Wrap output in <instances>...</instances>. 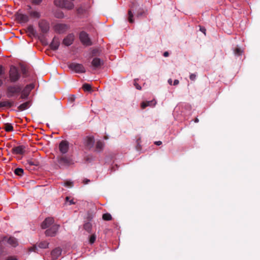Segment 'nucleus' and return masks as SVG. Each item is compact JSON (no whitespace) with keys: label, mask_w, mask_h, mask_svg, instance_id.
I'll list each match as a JSON object with an SVG mask.
<instances>
[{"label":"nucleus","mask_w":260,"mask_h":260,"mask_svg":"<svg viewBox=\"0 0 260 260\" xmlns=\"http://www.w3.org/2000/svg\"><path fill=\"white\" fill-rule=\"evenodd\" d=\"M22 87L20 85H12L7 87L6 90L7 96L11 98L21 93Z\"/></svg>","instance_id":"obj_1"},{"label":"nucleus","mask_w":260,"mask_h":260,"mask_svg":"<svg viewBox=\"0 0 260 260\" xmlns=\"http://www.w3.org/2000/svg\"><path fill=\"white\" fill-rule=\"evenodd\" d=\"M9 74L11 82H16L18 81L21 76L18 69L14 66H11Z\"/></svg>","instance_id":"obj_2"},{"label":"nucleus","mask_w":260,"mask_h":260,"mask_svg":"<svg viewBox=\"0 0 260 260\" xmlns=\"http://www.w3.org/2000/svg\"><path fill=\"white\" fill-rule=\"evenodd\" d=\"M54 4L57 7L68 10H72L74 7V4L67 0H55Z\"/></svg>","instance_id":"obj_3"},{"label":"nucleus","mask_w":260,"mask_h":260,"mask_svg":"<svg viewBox=\"0 0 260 260\" xmlns=\"http://www.w3.org/2000/svg\"><path fill=\"white\" fill-rule=\"evenodd\" d=\"M57 160L60 167H67L73 164L72 159L66 155L58 156Z\"/></svg>","instance_id":"obj_4"},{"label":"nucleus","mask_w":260,"mask_h":260,"mask_svg":"<svg viewBox=\"0 0 260 260\" xmlns=\"http://www.w3.org/2000/svg\"><path fill=\"white\" fill-rule=\"evenodd\" d=\"M69 68L77 73H85L86 70L84 66L82 64L72 62L69 65Z\"/></svg>","instance_id":"obj_5"},{"label":"nucleus","mask_w":260,"mask_h":260,"mask_svg":"<svg viewBox=\"0 0 260 260\" xmlns=\"http://www.w3.org/2000/svg\"><path fill=\"white\" fill-rule=\"evenodd\" d=\"M79 39L82 43L85 46H91L92 42L89 38L88 35L85 31H81L80 33Z\"/></svg>","instance_id":"obj_6"},{"label":"nucleus","mask_w":260,"mask_h":260,"mask_svg":"<svg viewBox=\"0 0 260 260\" xmlns=\"http://www.w3.org/2000/svg\"><path fill=\"white\" fill-rule=\"evenodd\" d=\"M69 28V26L66 24L58 23L54 26L55 31L58 34H63Z\"/></svg>","instance_id":"obj_7"},{"label":"nucleus","mask_w":260,"mask_h":260,"mask_svg":"<svg viewBox=\"0 0 260 260\" xmlns=\"http://www.w3.org/2000/svg\"><path fill=\"white\" fill-rule=\"evenodd\" d=\"M59 225L57 224L53 225L50 229L47 230L45 231V234L47 236L53 237L54 236L58 229Z\"/></svg>","instance_id":"obj_8"},{"label":"nucleus","mask_w":260,"mask_h":260,"mask_svg":"<svg viewBox=\"0 0 260 260\" xmlns=\"http://www.w3.org/2000/svg\"><path fill=\"white\" fill-rule=\"evenodd\" d=\"M69 146L68 141L62 140L60 142L59 145V149L60 152L62 154H65L67 153L69 150Z\"/></svg>","instance_id":"obj_9"},{"label":"nucleus","mask_w":260,"mask_h":260,"mask_svg":"<svg viewBox=\"0 0 260 260\" xmlns=\"http://www.w3.org/2000/svg\"><path fill=\"white\" fill-rule=\"evenodd\" d=\"M33 88H34V86L31 84L26 85L23 90H21V95L20 96V98H21L22 99H27L29 95V91Z\"/></svg>","instance_id":"obj_10"},{"label":"nucleus","mask_w":260,"mask_h":260,"mask_svg":"<svg viewBox=\"0 0 260 260\" xmlns=\"http://www.w3.org/2000/svg\"><path fill=\"white\" fill-rule=\"evenodd\" d=\"M25 146L23 145H19L13 148L12 153L14 154L22 155L25 152Z\"/></svg>","instance_id":"obj_11"},{"label":"nucleus","mask_w":260,"mask_h":260,"mask_svg":"<svg viewBox=\"0 0 260 260\" xmlns=\"http://www.w3.org/2000/svg\"><path fill=\"white\" fill-rule=\"evenodd\" d=\"M138 7V5L136 3H132L131 5V9L128 11V20L130 23H133L134 22V20L133 19V13L132 11H134L136 10V9Z\"/></svg>","instance_id":"obj_12"},{"label":"nucleus","mask_w":260,"mask_h":260,"mask_svg":"<svg viewBox=\"0 0 260 260\" xmlns=\"http://www.w3.org/2000/svg\"><path fill=\"white\" fill-rule=\"evenodd\" d=\"M39 27L43 34L47 33L49 30V23L45 20H41L39 23Z\"/></svg>","instance_id":"obj_13"},{"label":"nucleus","mask_w":260,"mask_h":260,"mask_svg":"<svg viewBox=\"0 0 260 260\" xmlns=\"http://www.w3.org/2000/svg\"><path fill=\"white\" fill-rule=\"evenodd\" d=\"M84 145L88 149H91L93 147L94 144V139L93 137H86L84 139Z\"/></svg>","instance_id":"obj_14"},{"label":"nucleus","mask_w":260,"mask_h":260,"mask_svg":"<svg viewBox=\"0 0 260 260\" xmlns=\"http://www.w3.org/2000/svg\"><path fill=\"white\" fill-rule=\"evenodd\" d=\"M16 18L20 23H26L29 21V17L27 15L20 13L16 14Z\"/></svg>","instance_id":"obj_15"},{"label":"nucleus","mask_w":260,"mask_h":260,"mask_svg":"<svg viewBox=\"0 0 260 260\" xmlns=\"http://www.w3.org/2000/svg\"><path fill=\"white\" fill-rule=\"evenodd\" d=\"M74 38L75 36L73 34H70L63 40L62 43L66 46H69L73 43Z\"/></svg>","instance_id":"obj_16"},{"label":"nucleus","mask_w":260,"mask_h":260,"mask_svg":"<svg viewBox=\"0 0 260 260\" xmlns=\"http://www.w3.org/2000/svg\"><path fill=\"white\" fill-rule=\"evenodd\" d=\"M54 222V219L52 217H48L45 219V220L42 222L41 227L43 229L48 228Z\"/></svg>","instance_id":"obj_17"},{"label":"nucleus","mask_w":260,"mask_h":260,"mask_svg":"<svg viewBox=\"0 0 260 260\" xmlns=\"http://www.w3.org/2000/svg\"><path fill=\"white\" fill-rule=\"evenodd\" d=\"M60 44L59 40L58 38L54 37L52 42L51 43L50 45V47L52 50H56L58 48V47Z\"/></svg>","instance_id":"obj_18"},{"label":"nucleus","mask_w":260,"mask_h":260,"mask_svg":"<svg viewBox=\"0 0 260 260\" xmlns=\"http://www.w3.org/2000/svg\"><path fill=\"white\" fill-rule=\"evenodd\" d=\"M61 253V249L59 248H56L54 249H53L51 253V257L53 260L56 259L60 255Z\"/></svg>","instance_id":"obj_19"},{"label":"nucleus","mask_w":260,"mask_h":260,"mask_svg":"<svg viewBox=\"0 0 260 260\" xmlns=\"http://www.w3.org/2000/svg\"><path fill=\"white\" fill-rule=\"evenodd\" d=\"M156 104L155 100H153L150 101L143 102L141 104V107L142 109H144L146 107L150 106L153 107Z\"/></svg>","instance_id":"obj_20"},{"label":"nucleus","mask_w":260,"mask_h":260,"mask_svg":"<svg viewBox=\"0 0 260 260\" xmlns=\"http://www.w3.org/2000/svg\"><path fill=\"white\" fill-rule=\"evenodd\" d=\"M103 64V61L101 59L98 57H95L93 59L91 62L92 66L95 68L97 69L100 67Z\"/></svg>","instance_id":"obj_21"},{"label":"nucleus","mask_w":260,"mask_h":260,"mask_svg":"<svg viewBox=\"0 0 260 260\" xmlns=\"http://www.w3.org/2000/svg\"><path fill=\"white\" fill-rule=\"evenodd\" d=\"M14 104V102L13 101H5L0 102V108L7 107V108H11L13 106Z\"/></svg>","instance_id":"obj_22"},{"label":"nucleus","mask_w":260,"mask_h":260,"mask_svg":"<svg viewBox=\"0 0 260 260\" xmlns=\"http://www.w3.org/2000/svg\"><path fill=\"white\" fill-rule=\"evenodd\" d=\"M30 106V102L29 101L23 103L18 107V109L20 111H22L27 109Z\"/></svg>","instance_id":"obj_23"},{"label":"nucleus","mask_w":260,"mask_h":260,"mask_svg":"<svg viewBox=\"0 0 260 260\" xmlns=\"http://www.w3.org/2000/svg\"><path fill=\"white\" fill-rule=\"evenodd\" d=\"M7 242L13 247H16L18 245V241L14 237H10L7 239Z\"/></svg>","instance_id":"obj_24"},{"label":"nucleus","mask_w":260,"mask_h":260,"mask_svg":"<svg viewBox=\"0 0 260 260\" xmlns=\"http://www.w3.org/2000/svg\"><path fill=\"white\" fill-rule=\"evenodd\" d=\"M26 32L28 35L30 37L35 36L36 34V31L34 28V27L31 25H29L26 28Z\"/></svg>","instance_id":"obj_25"},{"label":"nucleus","mask_w":260,"mask_h":260,"mask_svg":"<svg viewBox=\"0 0 260 260\" xmlns=\"http://www.w3.org/2000/svg\"><path fill=\"white\" fill-rule=\"evenodd\" d=\"M3 128L7 132H10L14 131V128L12 125L10 123H6L4 124Z\"/></svg>","instance_id":"obj_26"},{"label":"nucleus","mask_w":260,"mask_h":260,"mask_svg":"<svg viewBox=\"0 0 260 260\" xmlns=\"http://www.w3.org/2000/svg\"><path fill=\"white\" fill-rule=\"evenodd\" d=\"M103 147H104V143L102 142L99 141L96 142L95 148H96V150L97 151H98V152L101 151L103 150Z\"/></svg>","instance_id":"obj_27"},{"label":"nucleus","mask_w":260,"mask_h":260,"mask_svg":"<svg viewBox=\"0 0 260 260\" xmlns=\"http://www.w3.org/2000/svg\"><path fill=\"white\" fill-rule=\"evenodd\" d=\"M29 14L30 17L35 18H39L41 17L40 13L37 11H29Z\"/></svg>","instance_id":"obj_28"},{"label":"nucleus","mask_w":260,"mask_h":260,"mask_svg":"<svg viewBox=\"0 0 260 260\" xmlns=\"http://www.w3.org/2000/svg\"><path fill=\"white\" fill-rule=\"evenodd\" d=\"M84 229L88 233H91L92 230V224L91 223L87 222L84 224Z\"/></svg>","instance_id":"obj_29"},{"label":"nucleus","mask_w":260,"mask_h":260,"mask_svg":"<svg viewBox=\"0 0 260 260\" xmlns=\"http://www.w3.org/2000/svg\"><path fill=\"white\" fill-rule=\"evenodd\" d=\"M14 173L17 176H22L24 174V170L21 168H17L15 169Z\"/></svg>","instance_id":"obj_30"},{"label":"nucleus","mask_w":260,"mask_h":260,"mask_svg":"<svg viewBox=\"0 0 260 260\" xmlns=\"http://www.w3.org/2000/svg\"><path fill=\"white\" fill-rule=\"evenodd\" d=\"M103 219L106 221H109L112 219V216L110 213H107L103 215Z\"/></svg>","instance_id":"obj_31"},{"label":"nucleus","mask_w":260,"mask_h":260,"mask_svg":"<svg viewBox=\"0 0 260 260\" xmlns=\"http://www.w3.org/2000/svg\"><path fill=\"white\" fill-rule=\"evenodd\" d=\"M82 88L83 90L85 91H91V86L89 84H84L83 85Z\"/></svg>","instance_id":"obj_32"},{"label":"nucleus","mask_w":260,"mask_h":260,"mask_svg":"<svg viewBox=\"0 0 260 260\" xmlns=\"http://www.w3.org/2000/svg\"><path fill=\"white\" fill-rule=\"evenodd\" d=\"M49 243L47 241H42L39 244V247L41 248H46L48 247Z\"/></svg>","instance_id":"obj_33"},{"label":"nucleus","mask_w":260,"mask_h":260,"mask_svg":"<svg viewBox=\"0 0 260 260\" xmlns=\"http://www.w3.org/2000/svg\"><path fill=\"white\" fill-rule=\"evenodd\" d=\"M234 52L235 55L240 56L242 54L243 51L240 48H236L234 50Z\"/></svg>","instance_id":"obj_34"},{"label":"nucleus","mask_w":260,"mask_h":260,"mask_svg":"<svg viewBox=\"0 0 260 260\" xmlns=\"http://www.w3.org/2000/svg\"><path fill=\"white\" fill-rule=\"evenodd\" d=\"M96 237L95 234L91 235L89 237V242L90 244H92L94 243V242H95V241L96 240Z\"/></svg>","instance_id":"obj_35"},{"label":"nucleus","mask_w":260,"mask_h":260,"mask_svg":"<svg viewBox=\"0 0 260 260\" xmlns=\"http://www.w3.org/2000/svg\"><path fill=\"white\" fill-rule=\"evenodd\" d=\"M69 203L68 204L69 205H73V204H75V202L73 201V200H71L70 198L69 197H67L66 198V203Z\"/></svg>","instance_id":"obj_36"},{"label":"nucleus","mask_w":260,"mask_h":260,"mask_svg":"<svg viewBox=\"0 0 260 260\" xmlns=\"http://www.w3.org/2000/svg\"><path fill=\"white\" fill-rule=\"evenodd\" d=\"M6 237H5L2 241H0V255L2 254L3 252V249L2 248V242H3L4 241H6Z\"/></svg>","instance_id":"obj_37"},{"label":"nucleus","mask_w":260,"mask_h":260,"mask_svg":"<svg viewBox=\"0 0 260 260\" xmlns=\"http://www.w3.org/2000/svg\"><path fill=\"white\" fill-rule=\"evenodd\" d=\"M5 74V71L3 67L0 64V77Z\"/></svg>","instance_id":"obj_38"},{"label":"nucleus","mask_w":260,"mask_h":260,"mask_svg":"<svg viewBox=\"0 0 260 260\" xmlns=\"http://www.w3.org/2000/svg\"><path fill=\"white\" fill-rule=\"evenodd\" d=\"M28 163L31 166H37L38 164L32 161V160L29 159L27 160Z\"/></svg>","instance_id":"obj_39"},{"label":"nucleus","mask_w":260,"mask_h":260,"mask_svg":"<svg viewBox=\"0 0 260 260\" xmlns=\"http://www.w3.org/2000/svg\"><path fill=\"white\" fill-rule=\"evenodd\" d=\"M189 78L192 81H194L196 79V75L194 74H191L189 76Z\"/></svg>","instance_id":"obj_40"},{"label":"nucleus","mask_w":260,"mask_h":260,"mask_svg":"<svg viewBox=\"0 0 260 260\" xmlns=\"http://www.w3.org/2000/svg\"><path fill=\"white\" fill-rule=\"evenodd\" d=\"M64 185L69 187L73 186V182L71 181H66L64 183Z\"/></svg>","instance_id":"obj_41"},{"label":"nucleus","mask_w":260,"mask_h":260,"mask_svg":"<svg viewBox=\"0 0 260 260\" xmlns=\"http://www.w3.org/2000/svg\"><path fill=\"white\" fill-rule=\"evenodd\" d=\"M42 0H31L32 4L35 5L39 4Z\"/></svg>","instance_id":"obj_42"},{"label":"nucleus","mask_w":260,"mask_h":260,"mask_svg":"<svg viewBox=\"0 0 260 260\" xmlns=\"http://www.w3.org/2000/svg\"><path fill=\"white\" fill-rule=\"evenodd\" d=\"M37 249V248L36 247V246L34 245L32 247H31L30 248H29V250L30 251H36V250Z\"/></svg>","instance_id":"obj_43"},{"label":"nucleus","mask_w":260,"mask_h":260,"mask_svg":"<svg viewBox=\"0 0 260 260\" xmlns=\"http://www.w3.org/2000/svg\"><path fill=\"white\" fill-rule=\"evenodd\" d=\"M90 182V180L88 179H84L82 181L83 183L84 184H87L88 183H89Z\"/></svg>","instance_id":"obj_44"},{"label":"nucleus","mask_w":260,"mask_h":260,"mask_svg":"<svg viewBox=\"0 0 260 260\" xmlns=\"http://www.w3.org/2000/svg\"><path fill=\"white\" fill-rule=\"evenodd\" d=\"M69 99L71 102L73 103L75 100V96L74 95H72V96L70 97Z\"/></svg>","instance_id":"obj_45"},{"label":"nucleus","mask_w":260,"mask_h":260,"mask_svg":"<svg viewBox=\"0 0 260 260\" xmlns=\"http://www.w3.org/2000/svg\"><path fill=\"white\" fill-rule=\"evenodd\" d=\"M6 260H17V258L13 256H9Z\"/></svg>","instance_id":"obj_46"},{"label":"nucleus","mask_w":260,"mask_h":260,"mask_svg":"<svg viewBox=\"0 0 260 260\" xmlns=\"http://www.w3.org/2000/svg\"><path fill=\"white\" fill-rule=\"evenodd\" d=\"M134 85L137 89L141 90V87L138 83H135Z\"/></svg>","instance_id":"obj_47"},{"label":"nucleus","mask_w":260,"mask_h":260,"mask_svg":"<svg viewBox=\"0 0 260 260\" xmlns=\"http://www.w3.org/2000/svg\"><path fill=\"white\" fill-rule=\"evenodd\" d=\"M144 12L142 10L140 12H137V15L138 17L141 16L143 15Z\"/></svg>","instance_id":"obj_48"},{"label":"nucleus","mask_w":260,"mask_h":260,"mask_svg":"<svg viewBox=\"0 0 260 260\" xmlns=\"http://www.w3.org/2000/svg\"><path fill=\"white\" fill-rule=\"evenodd\" d=\"M200 30L206 35V29L204 27H200Z\"/></svg>","instance_id":"obj_49"},{"label":"nucleus","mask_w":260,"mask_h":260,"mask_svg":"<svg viewBox=\"0 0 260 260\" xmlns=\"http://www.w3.org/2000/svg\"><path fill=\"white\" fill-rule=\"evenodd\" d=\"M179 80H178L176 79V80H174V81L173 85H178V84H179Z\"/></svg>","instance_id":"obj_50"},{"label":"nucleus","mask_w":260,"mask_h":260,"mask_svg":"<svg viewBox=\"0 0 260 260\" xmlns=\"http://www.w3.org/2000/svg\"><path fill=\"white\" fill-rule=\"evenodd\" d=\"M155 143V144H156V145L159 146V145H160L162 144V142H161V141H156V142H155V143Z\"/></svg>","instance_id":"obj_51"},{"label":"nucleus","mask_w":260,"mask_h":260,"mask_svg":"<svg viewBox=\"0 0 260 260\" xmlns=\"http://www.w3.org/2000/svg\"><path fill=\"white\" fill-rule=\"evenodd\" d=\"M83 11V9L82 8H79L78 9H77V12L78 13H82Z\"/></svg>","instance_id":"obj_52"},{"label":"nucleus","mask_w":260,"mask_h":260,"mask_svg":"<svg viewBox=\"0 0 260 260\" xmlns=\"http://www.w3.org/2000/svg\"><path fill=\"white\" fill-rule=\"evenodd\" d=\"M163 55L165 57H168L169 55V53L168 51H166L164 53Z\"/></svg>","instance_id":"obj_53"},{"label":"nucleus","mask_w":260,"mask_h":260,"mask_svg":"<svg viewBox=\"0 0 260 260\" xmlns=\"http://www.w3.org/2000/svg\"><path fill=\"white\" fill-rule=\"evenodd\" d=\"M168 83L170 84V85H172V80L171 79H169L168 81Z\"/></svg>","instance_id":"obj_54"},{"label":"nucleus","mask_w":260,"mask_h":260,"mask_svg":"<svg viewBox=\"0 0 260 260\" xmlns=\"http://www.w3.org/2000/svg\"><path fill=\"white\" fill-rule=\"evenodd\" d=\"M3 84V81L0 79V87L2 86V85Z\"/></svg>","instance_id":"obj_55"},{"label":"nucleus","mask_w":260,"mask_h":260,"mask_svg":"<svg viewBox=\"0 0 260 260\" xmlns=\"http://www.w3.org/2000/svg\"><path fill=\"white\" fill-rule=\"evenodd\" d=\"M199 119H198V118H196L194 119V122H195L196 123L198 122H199Z\"/></svg>","instance_id":"obj_56"},{"label":"nucleus","mask_w":260,"mask_h":260,"mask_svg":"<svg viewBox=\"0 0 260 260\" xmlns=\"http://www.w3.org/2000/svg\"><path fill=\"white\" fill-rule=\"evenodd\" d=\"M28 7H29V9H31V7L28 6Z\"/></svg>","instance_id":"obj_57"}]
</instances>
